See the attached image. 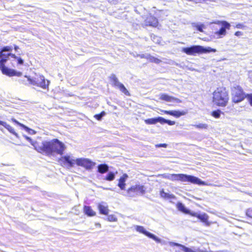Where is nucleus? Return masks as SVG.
I'll return each instance as SVG.
<instances>
[{"mask_svg": "<svg viewBox=\"0 0 252 252\" xmlns=\"http://www.w3.org/2000/svg\"><path fill=\"white\" fill-rule=\"evenodd\" d=\"M65 148L64 144L57 138L43 141L41 143H39L38 146H35V150L37 152L48 156L55 154L62 155Z\"/></svg>", "mask_w": 252, "mask_h": 252, "instance_id": "1", "label": "nucleus"}, {"mask_svg": "<svg viewBox=\"0 0 252 252\" xmlns=\"http://www.w3.org/2000/svg\"><path fill=\"white\" fill-rule=\"evenodd\" d=\"M8 56L5 58V59L2 62V70L1 72L9 77L14 76L21 77L23 75V73L20 71H18L15 69L9 67L5 65V63L9 61V63L12 67H15V62L17 63V66L23 65L24 60L21 57L17 56L15 54L9 53Z\"/></svg>", "mask_w": 252, "mask_h": 252, "instance_id": "2", "label": "nucleus"}, {"mask_svg": "<svg viewBox=\"0 0 252 252\" xmlns=\"http://www.w3.org/2000/svg\"><path fill=\"white\" fill-rule=\"evenodd\" d=\"M167 179L172 181H180L189 183L196 184L200 186H205V182L199 178L191 175L186 174H172L168 175Z\"/></svg>", "mask_w": 252, "mask_h": 252, "instance_id": "3", "label": "nucleus"}, {"mask_svg": "<svg viewBox=\"0 0 252 252\" xmlns=\"http://www.w3.org/2000/svg\"><path fill=\"white\" fill-rule=\"evenodd\" d=\"M181 51L188 55L196 56L197 55L208 54L211 52L215 53L217 52V50L210 47L193 45L189 47H183Z\"/></svg>", "mask_w": 252, "mask_h": 252, "instance_id": "4", "label": "nucleus"}, {"mask_svg": "<svg viewBox=\"0 0 252 252\" xmlns=\"http://www.w3.org/2000/svg\"><path fill=\"white\" fill-rule=\"evenodd\" d=\"M228 99V94L225 88H218L213 93V102L218 106H226Z\"/></svg>", "mask_w": 252, "mask_h": 252, "instance_id": "5", "label": "nucleus"}, {"mask_svg": "<svg viewBox=\"0 0 252 252\" xmlns=\"http://www.w3.org/2000/svg\"><path fill=\"white\" fill-rule=\"evenodd\" d=\"M231 96L232 101L235 103H238L246 98L247 94L240 86H236L231 89Z\"/></svg>", "mask_w": 252, "mask_h": 252, "instance_id": "6", "label": "nucleus"}, {"mask_svg": "<svg viewBox=\"0 0 252 252\" xmlns=\"http://www.w3.org/2000/svg\"><path fill=\"white\" fill-rule=\"evenodd\" d=\"M109 80L111 83L112 85L119 90L125 95L127 96L130 95V93L125 87L124 85L120 82L118 78L115 74H111L109 77Z\"/></svg>", "mask_w": 252, "mask_h": 252, "instance_id": "7", "label": "nucleus"}, {"mask_svg": "<svg viewBox=\"0 0 252 252\" xmlns=\"http://www.w3.org/2000/svg\"><path fill=\"white\" fill-rule=\"evenodd\" d=\"M29 80L30 84L39 87L43 89H48L50 83V81L47 80H46L43 75L32 78V79H30Z\"/></svg>", "mask_w": 252, "mask_h": 252, "instance_id": "8", "label": "nucleus"}, {"mask_svg": "<svg viewBox=\"0 0 252 252\" xmlns=\"http://www.w3.org/2000/svg\"><path fill=\"white\" fill-rule=\"evenodd\" d=\"M76 164L82 166L87 170H91L95 165L96 163L88 158H80L76 159Z\"/></svg>", "mask_w": 252, "mask_h": 252, "instance_id": "9", "label": "nucleus"}, {"mask_svg": "<svg viewBox=\"0 0 252 252\" xmlns=\"http://www.w3.org/2000/svg\"><path fill=\"white\" fill-rule=\"evenodd\" d=\"M145 193V189L143 185H135L131 186L127 190V195L129 197H134L138 194H144Z\"/></svg>", "mask_w": 252, "mask_h": 252, "instance_id": "10", "label": "nucleus"}, {"mask_svg": "<svg viewBox=\"0 0 252 252\" xmlns=\"http://www.w3.org/2000/svg\"><path fill=\"white\" fill-rule=\"evenodd\" d=\"M136 230L139 232L140 233L144 234L145 236L148 237L152 239L156 242L160 243L161 240L158 237H157L155 234L151 233L150 232L146 230V229L142 226L136 225L135 227Z\"/></svg>", "mask_w": 252, "mask_h": 252, "instance_id": "11", "label": "nucleus"}, {"mask_svg": "<svg viewBox=\"0 0 252 252\" xmlns=\"http://www.w3.org/2000/svg\"><path fill=\"white\" fill-rule=\"evenodd\" d=\"M230 27V24L226 22L223 21L221 22V26L220 29L215 32V34L218 38H221L226 33V30H229Z\"/></svg>", "mask_w": 252, "mask_h": 252, "instance_id": "12", "label": "nucleus"}, {"mask_svg": "<svg viewBox=\"0 0 252 252\" xmlns=\"http://www.w3.org/2000/svg\"><path fill=\"white\" fill-rule=\"evenodd\" d=\"M169 245L171 247H178L184 252H206L199 249L195 250L186 247V246L174 242H169Z\"/></svg>", "mask_w": 252, "mask_h": 252, "instance_id": "13", "label": "nucleus"}, {"mask_svg": "<svg viewBox=\"0 0 252 252\" xmlns=\"http://www.w3.org/2000/svg\"><path fill=\"white\" fill-rule=\"evenodd\" d=\"M62 162L68 168L73 167L76 164V159H72L69 156L65 155L62 157Z\"/></svg>", "mask_w": 252, "mask_h": 252, "instance_id": "14", "label": "nucleus"}, {"mask_svg": "<svg viewBox=\"0 0 252 252\" xmlns=\"http://www.w3.org/2000/svg\"><path fill=\"white\" fill-rule=\"evenodd\" d=\"M143 18H145L144 17ZM145 24L146 26L157 27L158 24V20L156 17L149 14L145 18Z\"/></svg>", "mask_w": 252, "mask_h": 252, "instance_id": "15", "label": "nucleus"}, {"mask_svg": "<svg viewBox=\"0 0 252 252\" xmlns=\"http://www.w3.org/2000/svg\"><path fill=\"white\" fill-rule=\"evenodd\" d=\"M13 47L12 46H5L1 47V70H2V62L8 54L11 53Z\"/></svg>", "mask_w": 252, "mask_h": 252, "instance_id": "16", "label": "nucleus"}, {"mask_svg": "<svg viewBox=\"0 0 252 252\" xmlns=\"http://www.w3.org/2000/svg\"><path fill=\"white\" fill-rule=\"evenodd\" d=\"M11 120L15 124V125L20 126L21 129L25 130L29 134L34 135L36 134V132L34 130L28 127L22 123H20L15 119L12 118Z\"/></svg>", "mask_w": 252, "mask_h": 252, "instance_id": "17", "label": "nucleus"}, {"mask_svg": "<svg viewBox=\"0 0 252 252\" xmlns=\"http://www.w3.org/2000/svg\"><path fill=\"white\" fill-rule=\"evenodd\" d=\"M159 99L165 101L166 102H175L176 103H181V100L180 99L175 97L172 96H170L166 94H160Z\"/></svg>", "mask_w": 252, "mask_h": 252, "instance_id": "18", "label": "nucleus"}, {"mask_svg": "<svg viewBox=\"0 0 252 252\" xmlns=\"http://www.w3.org/2000/svg\"><path fill=\"white\" fill-rule=\"evenodd\" d=\"M163 112L167 115L172 116L177 118L187 114V112L183 110H164Z\"/></svg>", "mask_w": 252, "mask_h": 252, "instance_id": "19", "label": "nucleus"}, {"mask_svg": "<svg viewBox=\"0 0 252 252\" xmlns=\"http://www.w3.org/2000/svg\"><path fill=\"white\" fill-rule=\"evenodd\" d=\"M176 207L178 211L184 214H188L191 216V214L193 211H191L181 202H178L176 204Z\"/></svg>", "mask_w": 252, "mask_h": 252, "instance_id": "20", "label": "nucleus"}, {"mask_svg": "<svg viewBox=\"0 0 252 252\" xmlns=\"http://www.w3.org/2000/svg\"><path fill=\"white\" fill-rule=\"evenodd\" d=\"M191 216L195 217L202 222L205 223L206 225H209L208 222L209 218L208 216L206 213L198 214L196 212H193Z\"/></svg>", "mask_w": 252, "mask_h": 252, "instance_id": "21", "label": "nucleus"}, {"mask_svg": "<svg viewBox=\"0 0 252 252\" xmlns=\"http://www.w3.org/2000/svg\"><path fill=\"white\" fill-rule=\"evenodd\" d=\"M1 126L4 127L10 133L14 135L17 138H19V134L15 131L14 129L6 122L1 121Z\"/></svg>", "mask_w": 252, "mask_h": 252, "instance_id": "22", "label": "nucleus"}, {"mask_svg": "<svg viewBox=\"0 0 252 252\" xmlns=\"http://www.w3.org/2000/svg\"><path fill=\"white\" fill-rule=\"evenodd\" d=\"M128 178V175L126 174H124L119 179V183L118 184V186L122 190H124L125 189L126 187V181Z\"/></svg>", "mask_w": 252, "mask_h": 252, "instance_id": "23", "label": "nucleus"}, {"mask_svg": "<svg viewBox=\"0 0 252 252\" xmlns=\"http://www.w3.org/2000/svg\"><path fill=\"white\" fill-rule=\"evenodd\" d=\"M97 168V172L101 174L105 173L109 171V166L106 163L98 164Z\"/></svg>", "mask_w": 252, "mask_h": 252, "instance_id": "24", "label": "nucleus"}, {"mask_svg": "<svg viewBox=\"0 0 252 252\" xmlns=\"http://www.w3.org/2000/svg\"><path fill=\"white\" fill-rule=\"evenodd\" d=\"M161 117L149 118L145 120V123L147 125H155L158 123L160 124Z\"/></svg>", "mask_w": 252, "mask_h": 252, "instance_id": "25", "label": "nucleus"}, {"mask_svg": "<svg viewBox=\"0 0 252 252\" xmlns=\"http://www.w3.org/2000/svg\"><path fill=\"white\" fill-rule=\"evenodd\" d=\"M98 209L99 213L102 215H108L109 213V209L108 206L103 204H99L98 205Z\"/></svg>", "mask_w": 252, "mask_h": 252, "instance_id": "26", "label": "nucleus"}, {"mask_svg": "<svg viewBox=\"0 0 252 252\" xmlns=\"http://www.w3.org/2000/svg\"><path fill=\"white\" fill-rule=\"evenodd\" d=\"M84 213L88 217H93L95 215V212L93 211L91 206H84Z\"/></svg>", "mask_w": 252, "mask_h": 252, "instance_id": "27", "label": "nucleus"}, {"mask_svg": "<svg viewBox=\"0 0 252 252\" xmlns=\"http://www.w3.org/2000/svg\"><path fill=\"white\" fill-rule=\"evenodd\" d=\"M160 195L161 197L165 199H175L176 196L173 194H169L167 192L164 191L163 189H162L160 191Z\"/></svg>", "mask_w": 252, "mask_h": 252, "instance_id": "28", "label": "nucleus"}, {"mask_svg": "<svg viewBox=\"0 0 252 252\" xmlns=\"http://www.w3.org/2000/svg\"><path fill=\"white\" fill-rule=\"evenodd\" d=\"M107 172L108 173L106 176L103 179L108 181H113L115 178L116 173H117V172L115 173L112 171H109Z\"/></svg>", "mask_w": 252, "mask_h": 252, "instance_id": "29", "label": "nucleus"}, {"mask_svg": "<svg viewBox=\"0 0 252 252\" xmlns=\"http://www.w3.org/2000/svg\"><path fill=\"white\" fill-rule=\"evenodd\" d=\"M191 25L193 27L195 28L196 30L200 32H203V29L205 28L204 25L200 23H192Z\"/></svg>", "mask_w": 252, "mask_h": 252, "instance_id": "30", "label": "nucleus"}, {"mask_svg": "<svg viewBox=\"0 0 252 252\" xmlns=\"http://www.w3.org/2000/svg\"><path fill=\"white\" fill-rule=\"evenodd\" d=\"M30 79H32V78L30 76H28L27 75H25L23 78L19 79L18 80V82L20 83L28 85L30 84Z\"/></svg>", "mask_w": 252, "mask_h": 252, "instance_id": "31", "label": "nucleus"}, {"mask_svg": "<svg viewBox=\"0 0 252 252\" xmlns=\"http://www.w3.org/2000/svg\"><path fill=\"white\" fill-rule=\"evenodd\" d=\"M23 136L28 141H29L32 146H33L34 150H35V146H38L39 143L36 141H33L32 139L30 137H29L25 134H23Z\"/></svg>", "mask_w": 252, "mask_h": 252, "instance_id": "32", "label": "nucleus"}, {"mask_svg": "<svg viewBox=\"0 0 252 252\" xmlns=\"http://www.w3.org/2000/svg\"><path fill=\"white\" fill-rule=\"evenodd\" d=\"M148 60L151 63H154L157 64H159L161 62V61L154 56H151L150 54H149L148 57Z\"/></svg>", "mask_w": 252, "mask_h": 252, "instance_id": "33", "label": "nucleus"}, {"mask_svg": "<svg viewBox=\"0 0 252 252\" xmlns=\"http://www.w3.org/2000/svg\"><path fill=\"white\" fill-rule=\"evenodd\" d=\"M148 60L151 63H154L157 64H159L161 62V61L154 56H151L150 54H149L148 57Z\"/></svg>", "mask_w": 252, "mask_h": 252, "instance_id": "34", "label": "nucleus"}, {"mask_svg": "<svg viewBox=\"0 0 252 252\" xmlns=\"http://www.w3.org/2000/svg\"><path fill=\"white\" fill-rule=\"evenodd\" d=\"M160 124L162 125L167 124L169 126H173L175 124V122L170 120L166 119L161 117Z\"/></svg>", "mask_w": 252, "mask_h": 252, "instance_id": "35", "label": "nucleus"}, {"mask_svg": "<svg viewBox=\"0 0 252 252\" xmlns=\"http://www.w3.org/2000/svg\"><path fill=\"white\" fill-rule=\"evenodd\" d=\"M151 38L154 42L157 44H159L161 41V39L159 37L153 33L151 34Z\"/></svg>", "mask_w": 252, "mask_h": 252, "instance_id": "36", "label": "nucleus"}, {"mask_svg": "<svg viewBox=\"0 0 252 252\" xmlns=\"http://www.w3.org/2000/svg\"><path fill=\"white\" fill-rule=\"evenodd\" d=\"M221 114V111L217 109L214 111H213L211 115L215 117V118H219L220 116V115Z\"/></svg>", "mask_w": 252, "mask_h": 252, "instance_id": "37", "label": "nucleus"}, {"mask_svg": "<svg viewBox=\"0 0 252 252\" xmlns=\"http://www.w3.org/2000/svg\"><path fill=\"white\" fill-rule=\"evenodd\" d=\"M106 113L105 111H103L99 114H95L94 116V117L98 121H100L102 120V118L105 116Z\"/></svg>", "mask_w": 252, "mask_h": 252, "instance_id": "38", "label": "nucleus"}, {"mask_svg": "<svg viewBox=\"0 0 252 252\" xmlns=\"http://www.w3.org/2000/svg\"><path fill=\"white\" fill-rule=\"evenodd\" d=\"M193 126L198 129H207L208 128V125L206 124H199L194 125Z\"/></svg>", "mask_w": 252, "mask_h": 252, "instance_id": "39", "label": "nucleus"}, {"mask_svg": "<svg viewBox=\"0 0 252 252\" xmlns=\"http://www.w3.org/2000/svg\"><path fill=\"white\" fill-rule=\"evenodd\" d=\"M107 219L109 221H116L117 220V218L114 215L108 216Z\"/></svg>", "mask_w": 252, "mask_h": 252, "instance_id": "40", "label": "nucleus"}, {"mask_svg": "<svg viewBox=\"0 0 252 252\" xmlns=\"http://www.w3.org/2000/svg\"><path fill=\"white\" fill-rule=\"evenodd\" d=\"M149 54H137L136 57H140L141 59H148Z\"/></svg>", "mask_w": 252, "mask_h": 252, "instance_id": "41", "label": "nucleus"}, {"mask_svg": "<svg viewBox=\"0 0 252 252\" xmlns=\"http://www.w3.org/2000/svg\"><path fill=\"white\" fill-rule=\"evenodd\" d=\"M246 98H247L250 105L252 106V94H247Z\"/></svg>", "mask_w": 252, "mask_h": 252, "instance_id": "42", "label": "nucleus"}, {"mask_svg": "<svg viewBox=\"0 0 252 252\" xmlns=\"http://www.w3.org/2000/svg\"><path fill=\"white\" fill-rule=\"evenodd\" d=\"M156 147L157 148H160V147L166 148L167 147V144H165V143L158 144L156 145Z\"/></svg>", "mask_w": 252, "mask_h": 252, "instance_id": "43", "label": "nucleus"}, {"mask_svg": "<svg viewBox=\"0 0 252 252\" xmlns=\"http://www.w3.org/2000/svg\"><path fill=\"white\" fill-rule=\"evenodd\" d=\"M119 0H108V2L113 4H116L119 2Z\"/></svg>", "mask_w": 252, "mask_h": 252, "instance_id": "44", "label": "nucleus"}, {"mask_svg": "<svg viewBox=\"0 0 252 252\" xmlns=\"http://www.w3.org/2000/svg\"><path fill=\"white\" fill-rule=\"evenodd\" d=\"M244 25L242 24H238L236 25V27L237 28V29H243L244 27Z\"/></svg>", "mask_w": 252, "mask_h": 252, "instance_id": "45", "label": "nucleus"}, {"mask_svg": "<svg viewBox=\"0 0 252 252\" xmlns=\"http://www.w3.org/2000/svg\"><path fill=\"white\" fill-rule=\"evenodd\" d=\"M242 35H243V32L240 31H237V32H235V35H236L237 36H240Z\"/></svg>", "mask_w": 252, "mask_h": 252, "instance_id": "46", "label": "nucleus"}, {"mask_svg": "<svg viewBox=\"0 0 252 252\" xmlns=\"http://www.w3.org/2000/svg\"><path fill=\"white\" fill-rule=\"evenodd\" d=\"M14 50L16 52H18V49H19V47L17 46V45H14Z\"/></svg>", "mask_w": 252, "mask_h": 252, "instance_id": "47", "label": "nucleus"}, {"mask_svg": "<svg viewBox=\"0 0 252 252\" xmlns=\"http://www.w3.org/2000/svg\"><path fill=\"white\" fill-rule=\"evenodd\" d=\"M246 215L248 217H252L251 216H250V214H249V211H247V212H246Z\"/></svg>", "mask_w": 252, "mask_h": 252, "instance_id": "48", "label": "nucleus"}, {"mask_svg": "<svg viewBox=\"0 0 252 252\" xmlns=\"http://www.w3.org/2000/svg\"><path fill=\"white\" fill-rule=\"evenodd\" d=\"M175 252H181L180 250H175Z\"/></svg>", "mask_w": 252, "mask_h": 252, "instance_id": "49", "label": "nucleus"}, {"mask_svg": "<svg viewBox=\"0 0 252 252\" xmlns=\"http://www.w3.org/2000/svg\"><path fill=\"white\" fill-rule=\"evenodd\" d=\"M99 226H100V224H99V223H98V224H97V226H99Z\"/></svg>", "mask_w": 252, "mask_h": 252, "instance_id": "50", "label": "nucleus"}, {"mask_svg": "<svg viewBox=\"0 0 252 252\" xmlns=\"http://www.w3.org/2000/svg\"><path fill=\"white\" fill-rule=\"evenodd\" d=\"M99 226H100V224H99V223H98V224H97V226H99Z\"/></svg>", "mask_w": 252, "mask_h": 252, "instance_id": "51", "label": "nucleus"}]
</instances>
